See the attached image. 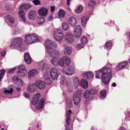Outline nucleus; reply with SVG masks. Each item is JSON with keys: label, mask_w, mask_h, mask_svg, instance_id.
Masks as SVG:
<instances>
[{"label": "nucleus", "mask_w": 130, "mask_h": 130, "mask_svg": "<svg viewBox=\"0 0 130 130\" xmlns=\"http://www.w3.org/2000/svg\"><path fill=\"white\" fill-rule=\"evenodd\" d=\"M111 70L110 68L106 67H103L96 72V77L99 78L101 76L103 83L107 85L111 76Z\"/></svg>", "instance_id": "1"}, {"label": "nucleus", "mask_w": 130, "mask_h": 130, "mask_svg": "<svg viewBox=\"0 0 130 130\" xmlns=\"http://www.w3.org/2000/svg\"><path fill=\"white\" fill-rule=\"evenodd\" d=\"M22 39L20 37H18L14 39L11 42L10 47L11 49L19 48L22 50H23L24 48L22 44Z\"/></svg>", "instance_id": "2"}, {"label": "nucleus", "mask_w": 130, "mask_h": 130, "mask_svg": "<svg viewBox=\"0 0 130 130\" xmlns=\"http://www.w3.org/2000/svg\"><path fill=\"white\" fill-rule=\"evenodd\" d=\"M25 41L26 43L30 44L39 41V39L35 34H31L26 36Z\"/></svg>", "instance_id": "3"}, {"label": "nucleus", "mask_w": 130, "mask_h": 130, "mask_svg": "<svg viewBox=\"0 0 130 130\" xmlns=\"http://www.w3.org/2000/svg\"><path fill=\"white\" fill-rule=\"evenodd\" d=\"M82 93V91L80 89L78 90L74 93L73 99L74 103L76 105H78L80 103Z\"/></svg>", "instance_id": "4"}, {"label": "nucleus", "mask_w": 130, "mask_h": 130, "mask_svg": "<svg viewBox=\"0 0 130 130\" xmlns=\"http://www.w3.org/2000/svg\"><path fill=\"white\" fill-rule=\"evenodd\" d=\"M54 38L57 41H61L64 37L62 31L61 29H56L54 33Z\"/></svg>", "instance_id": "5"}, {"label": "nucleus", "mask_w": 130, "mask_h": 130, "mask_svg": "<svg viewBox=\"0 0 130 130\" xmlns=\"http://www.w3.org/2000/svg\"><path fill=\"white\" fill-rule=\"evenodd\" d=\"M50 73L51 78L54 80L57 79L60 75V73H58L57 69L54 67L50 69Z\"/></svg>", "instance_id": "6"}, {"label": "nucleus", "mask_w": 130, "mask_h": 130, "mask_svg": "<svg viewBox=\"0 0 130 130\" xmlns=\"http://www.w3.org/2000/svg\"><path fill=\"white\" fill-rule=\"evenodd\" d=\"M75 68L72 66H70L68 68H64L63 70V73L69 75H72L75 73Z\"/></svg>", "instance_id": "7"}, {"label": "nucleus", "mask_w": 130, "mask_h": 130, "mask_svg": "<svg viewBox=\"0 0 130 130\" xmlns=\"http://www.w3.org/2000/svg\"><path fill=\"white\" fill-rule=\"evenodd\" d=\"M27 74L25 67L23 65H21L18 68L17 75L21 77L24 76Z\"/></svg>", "instance_id": "8"}, {"label": "nucleus", "mask_w": 130, "mask_h": 130, "mask_svg": "<svg viewBox=\"0 0 130 130\" xmlns=\"http://www.w3.org/2000/svg\"><path fill=\"white\" fill-rule=\"evenodd\" d=\"M47 52L48 55L52 58H58L59 56V52L56 50L52 51L51 49L47 51Z\"/></svg>", "instance_id": "9"}, {"label": "nucleus", "mask_w": 130, "mask_h": 130, "mask_svg": "<svg viewBox=\"0 0 130 130\" xmlns=\"http://www.w3.org/2000/svg\"><path fill=\"white\" fill-rule=\"evenodd\" d=\"M45 42L47 47V51L56 46V45L55 42H53L48 39L46 40L45 41Z\"/></svg>", "instance_id": "10"}, {"label": "nucleus", "mask_w": 130, "mask_h": 130, "mask_svg": "<svg viewBox=\"0 0 130 130\" xmlns=\"http://www.w3.org/2000/svg\"><path fill=\"white\" fill-rule=\"evenodd\" d=\"M74 35L77 38L79 37L81 35L82 29L80 25H78L75 28Z\"/></svg>", "instance_id": "11"}, {"label": "nucleus", "mask_w": 130, "mask_h": 130, "mask_svg": "<svg viewBox=\"0 0 130 130\" xmlns=\"http://www.w3.org/2000/svg\"><path fill=\"white\" fill-rule=\"evenodd\" d=\"M72 113V111L71 110H70L69 111H67L66 112V123L67 125H66V130H70L69 127L68 125L69 123V121H70V114Z\"/></svg>", "instance_id": "12"}, {"label": "nucleus", "mask_w": 130, "mask_h": 130, "mask_svg": "<svg viewBox=\"0 0 130 130\" xmlns=\"http://www.w3.org/2000/svg\"><path fill=\"white\" fill-rule=\"evenodd\" d=\"M48 12V10L47 8L44 7H42L39 9L38 12L40 15L45 17L47 15Z\"/></svg>", "instance_id": "13"}, {"label": "nucleus", "mask_w": 130, "mask_h": 130, "mask_svg": "<svg viewBox=\"0 0 130 130\" xmlns=\"http://www.w3.org/2000/svg\"><path fill=\"white\" fill-rule=\"evenodd\" d=\"M65 39L69 43H72L74 40V37L72 34L69 32L66 34Z\"/></svg>", "instance_id": "14"}, {"label": "nucleus", "mask_w": 130, "mask_h": 130, "mask_svg": "<svg viewBox=\"0 0 130 130\" xmlns=\"http://www.w3.org/2000/svg\"><path fill=\"white\" fill-rule=\"evenodd\" d=\"M27 90L29 92L34 93L36 91L37 87L35 83L29 85L28 87Z\"/></svg>", "instance_id": "15"}, {"label": "nucleus", "mask_w": 130, "mask_h": 130, "mask_svg": "<svg viewBox=\"0 0 130 130\" xmlns=\"http://www.w3.org/2000/svg\"><path fill=\"white\" fill-rule=\"evenodd\" d=\"M6 18L9 22L10 24L12 26H15L17 24L18 22L14 21V18L11 15H7L6 16Z\"/></svg>", "instance_id": "16"}, {"label": "nucleus", "mask_w": 130, "mask_h": 130, "mask_svg": "<svg viewBox=\"0 0 130 130\" xmlns=\"http://www.w3.org/2000/svg\"><path fill=\"white\" fill-rule=\"evenodd\" d=\"M35 83L36 84L37 87H38L40 89H43L45 87L44 82L41 80H36Z\"/></svg>", "instance_id": "17"}, {"label": "nucleus", "mask_w": 130, "mask_h": 130, "mask_svg": "<svg viewBox=\"0 0 130 130\" xmlns=\"http://www.w3.org/2000/svg\"><path fill=\"white\" fill-rule=\"evenodd\" d=\"M40 94L39 93H38L34 96L32 101V104L35 105L37 103L40 98Z\"/></svg>", "instance_id": "18"}, {"label": "nucleus", "mask_w": 130, "mask_h": 130, "mask_svg": "<svg viewBox=\"0 0 130 130\" xmlns=\"http://www.w3.org/2000/svg\"><path fill=\"white\" fill-rule=\"evenodd\" d=\"M44 99H41L37 103L36 106L37 109H40L43 107L44 105Z\"/></svg>", "instance_id": "19"}, {"label": "nucleus", "mask_w": 130, "mask_h": 130, "mask_svg": "<svg viewBox=\"0 0 130 130\" xmlns=\"http://www.w3.org/2000/svg\"><path fill=\"white\" fill-rule=\"evenodd\" d=\"M68 22L69 24L72 27H74L76 23L77 20L74 17H71L69 18Z\"/></svg>", "instance_id": "20"}, {"label": "nucleus", "mask_w": 130, "mask_h": 130, "mask_svg": "<svg viewBox=\"0 0 130 130\" xmlns=\"http://www.w3.org/2000/svg\"><path fill=\"white\" fill-rule=\"evenodd\" d=\"M24 59L25 61L28 64H30L31 62V59L29 54L27 53L24 54Z\"/></svg>", "instance_id": "21"}, {"label": "nucleus", "mask_w": 130, "mask_h": 130, "mask_svg": "<svg viewBox=\"0 0 130 130\" xmlns=\"http://www.w3.org/2000/svg\"><path fill=\"white\" fill-rule=\"evenodd\" d=\"M39 65L40 68L43 70H46L48 69L47 64L44 61H42L39 63Z\"/></svg>", "instance_id": "22"}, {"label": "nucleus", "mask_w": 130, "mask_h": 130, "mask_svg": "<svg viewBox=\"0 0 130 130\" xmlns=\"http://www.w3.org/2000/svg\"><path fill=\"white\" fill-rule=\"evenodd\" d=\"M44 82L46 85H49L52 83L51 80L48 74H46L44 75Z\"/></svg>", "instance_id": "23"}, {"label": "nucleus", "mask_w": 130, "mask_h": 130, "mask_svg": "<svg viewBox=\"0 0 130 130\" xmlns=\"http://www.w3.org/2000/svg\"><path fill=\"white\" fill-rule=\"evenodd\" d=\"M31 7V5L27 4H22L21 6L19 7V9L20 10H23V11H25L28 9L30 8Z\"/></svg>", "instance_id": "24"}, {"label": "nucleus", "mask_w": 130, "mask_h": 130, "mask_svg": "<svg viewBox=\"0 0 130 130\" xmlns=\"http://www.w3.org/2000/svg\"><path fill=\"white\" fill-rule=\"evenodd\" d=\"M80 86L84 89H86L88 87V83L87 80L82 79L80 82Z\"/></svg>", "instance_id": "25"}, {"label": "nucleus", "mask_w": 130, "mask_h": 130, "mask_svg": "<svg viewBox=\"0 0 130 130\" xmlns=\"http://www.w3.org/2000/svg\"><path fill=\"white\" fill-rule=\"evenodd\" d=\"M36 12L34 10L30 11L29 15V18L31 20L34 19L36 17Z\"/></svg>", "instance_id": "26"}, {"label": "nucleus", "mask_w": 130, "mask_h": 130, "mask_svg": "<svg viewBox=\"0 0 130 130\" xmlns=\"http://www.w3.org/2000/svg\"><path fill=\"white\" fill-rule=\"evenodd\" d=\"M83 77L85 78L88 79L92 78L94 76L93 73L90 72H88L83 75Z\"/></svg>", "instance_id": "27"}, {"label": "nucleus", "mask_w": 130, "mask_h": 130, "mask_svg": "<svg viewBox=\"0 0 130 130\" xmlns=\"http://www.w3.org/2000/svg\"><path fill=\"white\" fill-rule=\"evenodd\" d=\"M58 14L60 17L64 18L66 14V13L64 10L61 9H60L58 12Z\"/></svg>", "instance_id": "28"}, {"label": "nucleus", "mask_w": 130, "mask_h": 130, "mask_svg": "<svg viewBox=\"0 0 130 130\" xmlns=\"http://www.w3.org/2000/svg\"><path fill=\"white\" fill-rule=\"evenodd\" d=\"M72 48L70 46L66 47L64 51V54L66 55H68L71 54L72 53Z\"/></svg>", "instance_id": "29"}, {"label": "nucleus", "mask_w": 130, "mask_h": 130, "mask_svg": "<svg viewBox=\"0 0 130 130\" xmlns=\"http://www.w3.org/2000/svg\"><path fill=\"white\" fill-rule=\"evenodd\" d=\"M127 62L126 61L124 62H122L120 63L117 67L116 68V70H119L124 67L127 65Z\"/></svg>", "instance_id": "30"}, {"label": "nucleus", "mask_w": 130, "mask_h": 130, "mask_svg": "<svg viewBox=\"0 0 130 130\" xmlns=\"http://www.w3.org/2000/svg\"><path fill=\"white\" fill-rule=\"evenodd\" d=\"M63 60L64 63L67 65H69L71 62V59L68 57H63Z\"/></svg>", "instance_id": "31"}, {"label": "nucleus", "mask_w": 130, "mask_h": 130, "mask_svg": "<svg viewBox=\"0 0 130 130\" xmlns=\"http://www.w3.org/2000/svg\"><path fill=\"white\" fill-rule=\"evenodd\" d=\"M59 60L57 58H54L52 59L51 60V62L54 66H57L59 64Z\"/></svg>", "instance_id": "32"}, {"label": "nucleus", "mask_w": 130, "mask_h": 130, "mask_svg": "<svg viewBox=\"0 0 130 130\" xmlns=\"http://www.w3.org/2000/svg\"><path fill=\"white\" fill-rule=\"evenodd\" d=\"M37 73L36 70L33 69L30 70L28 73V75L29 76L31 77H33Z\"/></svg>", "instance_id": "33"}, {"label": "nucleus", "mask_w": 130, "mask_h": 130, "mask_svg": "<svg viewBox=\"0 0 130 130\" xmlns=\"http://www.w3.org/2000/svg\"><path fill=\"white\" fill-rule=\"evenodd\" d=\"M20 11L19 12V14L20 16V17L22 18V20L23 21H25V13L23 12V10L22 9V10H20L19 9Z\"/></svg>", "instance_id": "34"}, {"label": "nucleus", "mask_w": 130, "mask_h": 130, "mask_svg": "<svg viewBox=\"0 0 130 130\" xmlns=\"http://www.w3.org/2000/svg\"><path fill=\"white\" fill-rule=\"evenodd\" d=\"M88 20V19L86 17H83L81 19V23L82 26L85 27L86 26V23Z\"/></svg>", "instance_id": "35"}, {"label": "nucleus", "mask_w": 130, "mask_h": 130, "mask_svg": "<svg viewBox=\"0 0 130 130\" xmlns=\"http://www.w3.org/2000/svg\"><path fill=\"white\" fill-rule=\"evenodd\" d=\"M62 28L63 30H67L69 29V26L67 23H63L62 24Z\"/></svg>", "instance_id": "36"}, {"label": "nucleus", "mask_w": 130, "mask_h": 130, "mask_svg": "<svg viewBox=\"0 0 130 130\" xmlns=\"http://www.w3.org/2000/svg\"><path fill=\"white\" fill-rule=\"evenodd\" d=\"M74 84L75 87L78 86L79 84V80L78 78L75 77L73 80Z\"/></svg>", "instance_id": "37"}, {"label": "nucleus", "mask_w": 130, "mask_h": 130, "mask_svg": "<svg viewBox=\"0 0 130 130\" xmlns=\"http://www.w3.org/2000/svg\"><path fill=\"white\" fill-rule=\"evenodd\" d=\"M106 95V91L105 90H104L101 91L100 92V98H101L103 99H104Z\"/></svg>", "instance_id": "38"}, {"label": "nucleus", "mask_w": 130, "mask_h": 130, "mask_svg": "<svg viewBox=\"0 0 130 130\" xmlns=\"http://www.w3.org/2000/svg\"><path fill=\"white\" fill-rule=\"evenodd\" d=\"M95 4V1L90 0L88 4V7L89 8H93Z\"/></svg>", "instance_id": "39"}, {"label": "nucleus", "mask_w": 130, "mask_h": 130, "mask_svg": "<svg viewBox=\"0 0 130 130\" xmlns=\"http://www.w3.org/2000/svg\"><path fill=\"white\" fill-rule=\"evenodd\" d=\"M45 21L44 18L43 17H41L38 19L37 22L39 24H41L43 23Z\"/></svg>", "instance_id": "40"}, {"label": "nucleus", "mask_w": 130, "mask_h": 130, "mask_svg": "<svg viewBox=\"0 0 130 130\" xmlns=\"http://www.w3.org/2000/svg\"><path fill=\"white\" fill-rule=\"evenodd\" d=\"M90 94L89 91L87 90L83 93V96L85 98H87L89 96Z\"/></svg>", "instance_id": "41"}, {"label": "nucleus", "mask_w": 130, "mask_h": 130, "mask_svg": "<svg viewBox=\"0 0 130 130\" xmlns=\"http://www.w3.org/2000/svg\"><path fill=\"white\" fill-rule=\"evenodd\" d=\"M83 9V7L81 6H79L77 8V9L76 10V12L78 13H80L81 12Z\"/></svg>", "instance_id": "42"}, {"label": "nucleus", "mask_w": 130, "mask_h": 130, "mask_svg": "<svg viewBox=\"0 0 130 130\" xmlns=\"http://www.w3.org/2000/svg\"><path fill=\"white\" fill-rule=\"evenodd\" d=\"M13 90L11 88H10L8 90H4V92L6 94L10 93L11 94L13 92Z\"/></svg>", "instance_id": "43"}, {"label": "nucleus", "mask_w": 130, "mask_h": 130, "mask_svg": "<svg viewBox=\"0 0 130 130\" xmlns=\"http://www.w3.org/2000/svg\"><path fill=\"white\" fill-rule=\"evenodd\" d=\"M81 42L83 44L86 43L87 42V38L84 37H83L81 38Z\"/></svg>", "instance_id": "44"}, {"label": "nucleus", "mask_w": 130, "mask_h": 130, "mask_svg": "<svg viewBox=\"0 0 130 130\" xmlns=\"http://www.w3.org/2000/svg\"><path fill=\"white\" fill-rule=\"evenodd\" d=\"M19 79H20L18 78V77L17 76H14L12 78V80L13 82L15 84H17L19 81Z\"/></svg>", "instance_id": "45"}, {"label": "nucleus", "mask_w": 130, "mask_h": 130, "mask_svg": "<svg viewBox=\"0 0 130 130\" xmlns=\"http://www.w3.org/2000/svg\"><path fill=\"white\" fill-rule=\"evenodd\" d=\"M89 91L90 94L93 95L96 93H97V91L95 89H92L90 90Z\"/></svg>", "instance_id": "46"}, {"label": "nucleus", "mask_w": 130, "mask_h": 130, "mask_svg": "<svg viewBox=\"0 0 130 130\" xmlns=\"http://www.w3.org/2000/svg\"><path fill=\"white\" fill-rule=\"evenodd\" d=\"M59 64L60 66L63 67L64 66V63L63 61V58L62 59L59 60Z\"/></svg>", "instance_id": "47"}, {"label": "nucleus", "mask_w": 130, "mask_h": 130, "mask_svg": "<svg viewBox=\"0 0 130 130\" xmlns=\"http://www.w3.org/2000/svg\"><path fill=\"white\" fill-rule=\"evenodd\" d=\"M60 83L61 85H63L64 83V76H61L60 78Z\"/></svg>", "instance_id": "48"}, {"label": "nucleus", "mask_w": 130, "mask_h": 130, "mask_svg": "<svg viewBox=\"0 0 130 130\" xmlns=\"http://www.w3.org/2000/svg\"><path fill=\"white\" fill-rule=\"evenodd\" d=\"M71 85L70 84H68L67 83V86L68 89V90L69 92H71L72 91V86H70Z\"/></svg>", "instance_id": "49"}, {"label": "nucleus", "mask_w": 130, "mask_h": 130, "mask_svg": "<svg viewBox=\"0 0 130 130\" xmlns=\"http://www.w3.org/2000/svg\"><path fill=\"white\" fill-rule=\"evenodd\" d=\"M17 84L19 86H22L23 85V83L22 80L20 79H19V81Z\"/></svg>", "instance_id": "50"}, {"label": "nucleus", "mask_w": 130, "mask_h": 130, "mask_svg": "<svg viewBox=\"0 0 130 130\" xmlns=\"http://www.w3.org/2000/svg\"><path fill=\"white\" fill-rule=\"evenodd\" d=\"M33 2L34 4L36 5H38L40 4V2L39 0H35L33 1Z\"/></svg>", "instance_id": "51"}, {"label": "nucleus", "mask_w": 130, "mask_h": 130, "mask_svg": "<svg viewBox=\"0 0 130 130\" xmlns=\"http://www.w3.org/2000/svg\"><path fill=\"white\" fill-rule=\"evenodd\" d=\"M111 43L110 42H106L105 44L106 46L109 47L111 46Z\"/></svg>", "instance_id": "52"}, {"label": "nucleus", "mask_w": 130, "mask_h": 130, "mask_svg": "<svg viewBox=\"0 0 130 130\" xmlns=\"http://www.w3.org/2000/svg\"><path fill=\"white\" fill-rule=\"evenodd\" d=\"M83 46L82 44H79L77 46V48L78 50L81 49Z\"/></svg>", "instance_id": "53"}, {"label": "nucleus", "mask_w": 130, "mask_h": 130, "mask_svg": "<svg viewBox=\"0 0 130 130\" xmlns=\"http://www.w3.org/2000/svg\"><path fill=\"white\" fill-rule=\"evenodd\" d=\"M24 96L26 97L27 98H28L29 97V93L27 92H25L24 93Z\"/></svg>", "instance_id": "54"}, {"label": "nucleus", "mask_w": 130, "mask_h": 130, "mask_svg": "<svg viewBox=\"0 0 130 130\" xmlns=\"http://www.w3.org/2000/svg\"><path fill=\"white\" fill-rule=\"evenodd\" d=\"M51 12H53L55 10V6H52L51 7Z\"/></svg>", "instance_id": "55"}, {"label": "nucleus", "mask_w": 130, "mask_h": 130, "mask_svg": "<svg viewBox=\"0 0 130 130\" xmlns=\"http://www.w3.org/2000/svg\"><path fill=\"white\" fill-rule=\"evenodd\" d=\"M15 68L12 69L10 70L8 72L9 73H12L15 71Z\"/></svg>", "instance_id": "56"}, {"label": "nucleus", "mask_w": 130, "mask_h": 130, "mask_svg": "<svg viewBox=\"0 0 130 130\" xmlns=\"http://www.w3.org/2000/svg\"><path fill=\"white\" fill-rule=\"evenodd\" d=\"M1 73L0 74H3L4 75L5 73L6 72V70L4 69H3L1 70Z\"/></svg>", "instance_id": "57"}, {"label": "nucleus", "mask_w": 130, "mask_h": 130, "mask_svg": "<svg viewBox=\"0 0 130 130\" xmlns=\"http://www.w3.org/2000/svg\"><path fill=\"white\" fill-rule=\"evenodd\" d=\"M48 20L50 21L52 20L53 19V17L52 15H50L48 18Z\"/></svg>", "instance_id": "58"}, {"label": "nucleus", "mask_w": 130, "mask_h": 130, "mask_svg": "<svg viewBox=\"0 0 130 130\" xmlns=\"http://www.w3.org/2000/svg\"><path fill=\"white\" fill-rule=\"evenodd\" d=\"M6 51H4L2 53V55L3 56H4L6 54Z\"/></svg>", "instance_id": "59"}, {"label": "nucleus", "mask_w": 130, "mask_h": 130, "mask_svg": "<svg viewBox=\"0 0 130 130\" xmlns=\"http://www.w3.org/2000/svg\"><path fill=\"white\" fill-rule=\"evenodd\" d=\"M4 75L3 74H0V82L1 81V79L3 78Z\"/></svg>", "instance_id": "60"}, {"label": "nucleus", "mask_w": 130, "mask_h": 130, "mask_svg": "<svg viewBox=\"0 0 130 130\" xmlns=\"http://www.w3.org/2000/svg\"><path fill=\"white\" fill-rule=\"evenodd\" d=\"M116 86V84L115 83H112V86L115 87Z\"/></svg>", "instance_id": "61"}, {"label": "nucleus", "mask_w": 130, "mask_h": 130, "mask_svg": "<svg viewBox=\"0 0 130 130\" xmlns=\"http://www.w3.org/2000/svg\"><path fill=\"white\" fill-rule=\"evenodd\" d=\"M71 0H67V4L68 6L70 5V3L69 2Z\"/></svg>", "instance_id": "62"}, {"label": "nucleus", "mask_w": 130, "mask_h": 130, "mask_svg": "<svg viewBox=\"0 0 130 130\" xmlns=\"http://www.w3.org/2000/svg\"><path fill=\"white\" fill-rule=\"evenodd\" d=\"M21 90V88H20L18 87L17 88V90L18 92H19Z\"/></svg>", "instance_id": "63"}, {"label": "nucleus", "mask_w": 130, "mask_h": 130, "mask_svg": "<svg viewBox=\"0 0 130 130\" xmlns=\"http://www.w3.org/2000/svg\"><path fill=\"white\" fill-rule=\"evenodd\" d=\"M119 130H126V129H125L124 128L122 127H121Z\"/></svg>", "instance_id": "64"}]
</instances>
